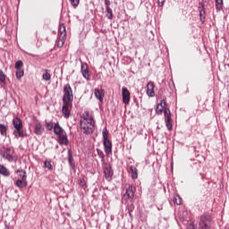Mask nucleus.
<instances>
[{"label": "nucleus", "mask_w": 229, "mask_h": 229, "mask_svg": "<svg viewBox=\"0 0 229 229\" xmlns=\"http://www.w3.org/2000/svg\"><path fill=\"white\" fill-rule=\"evenodd\" d=\"M167 103L165 100H161V102L157 105L156 108V113L157 115H162L163 112L165 114V123L166 124L167 130L171 131L173 130V122L171 120V110L166 107Z\"/></svg>", "instance_id": "1"}, {"label": "nucleus", "mask_w": 229, "mask_h": 229, "mask_svg": "<svg viewBox=\"0 0 229 229\" xmlns=\"http://www.w3.org/2000/svg\"><path fill=\"white\" fill-rule=\"evenodd\" d=\"M94 118L92 115L86 113L83 119L81 120V130L82 133L89 135L94 131Z\"/></svg>", "instance_id": "2"}, {"label": "nucleus", "mask_w": 229, "mask_h": 229, "mask_svg": "<svg viewBox=\"0 0 229 229\" xmlns=\"http://www.w3.org/2000/svg\"><path fill=\"white\" fill-rule=\"evenodd\" d=\"M13 126L14 128L13 131V135L15 139H21L27 137V133L24 132V130H22V120L19 117H15L13 119Z\"/></svg>", "instance_id": "3"}, {"label": "nucleus", "mask_w": 229, "mask_h": 229, "mask_svg": "<svg viewBox=\"0 0 229 229\" xmlns=\"http://www.w3.org/2000/svg\"><path fill=\"white\" fill-rule=\"evenodd\" d=\"M54 133L58 137V142L61 145L67 144V133L60 126V123H55L54 125Z\"/></svg>", "instance_id": "4"}, {"label": "nucleus", "mask_w": 229, "mask_h": 229, "mask_svg": "<svg viewBox=\"0 0 229 229\" xmlns=\"http://www.w3.org/2000/svg\"><path fill=\"white\" fill-rule=\"evenodd\" d=\"M199 229H212V217L209 215H202L199 217Z\"/></svg>", "instance_id": "5"}, {"label": "nucleus", "mask_w": 229, "mask_h": 229, "mask_svg": "<svg viewBox=\"0 0 229 229\" xmlns=\"http://www.w3.org/2000/svg\"><path fill=\"white\" fill-rule=\"evenodd\" d=\"M74 95L72 94V89L71 85L66 84L64 87L63 103H72Z\"/></svg>", "instance_id": "6"}, {"label": "nucleus", "mask_w": 229, "mask_h": 229, "mask_svg": "<svg viewBox=\"0 0 229 229\" xmlns=\"http://www.w3.org/2000/svg\"><path fill=\"white\" fill-rule=\"evenodd\" d=\"M14 153L15 150L13 148H7L2 153V157L4 160H8V162H15V160H17V157H15Z\"/></svg>", "instance_id": "7"}, {"label": "nucleus", "mask_w": 229, "mask_h": 229, "mask_svg": "<svg viewBox=\"0 0 229 229\" xmlns=\"http://www.w3.org/2000/svg\"><path fill=\"white\" fill-rule=\"evenodd\" d=\"M104 169V174L108 182L112 180V177L114 176V170H112V165L108 163H104L103 165Z\"/></svg>", "instance_id": "8"}, {"label": "nucleus", "mask_w": 229, "mask_h": 229, "mask_svg": "<svg viewBox=\"0 0 229 229\" xmlns=\"http://www.w3.org/2000/svg\"><path fill=\"white\" fill-rule=\"evenodd\" d=\"M72 103L69 102H64L63 107H62V114L65 119H69L71 115V112L69 111L70 108H72Z\"/></svg>", "instance_id": "9"}, {"label": "nucleus", "mask_w": 229, "mask_h": 229, "mask_svg": "<svg viewBox=\"0 0 229 229\" xmlns=\"http://www.w3.org/2000/svg\"><path fill=\"white\" fill-rule=\"evenodd\" d=\"M147 96L155 98V83L148 82L147 85Z\"/></svg>", "instance_id": "10"}, {"label": "nucleus", "mask_w": 229, "mask_h": 229, "mask_svg": "<svg viewBox=\"0 0 229 229\" xmlns=\"http://www.w3.org/2000/svg\"><path fill=\"white\" fill-rule=\"evenodd\" d=\"M122 96H123V102L125 105H128L130 103V90L126 88L122 89Z\"/></svg>", "instance_id": "11"}, {"label": "nucleus", "mask_w": 229, "mask_h": 229, "mask_svg": "<svg viewBox=\"0 0 229 229\" xmlns=\"http://www.w3.org/2000/svg\"><path fill=\"white\" fill-rule=\"evenodd\" d=\"M133 196H135V191H133V186H129L126 189V192L123 195L125 199H133Z\"/></svg>", "instance_id": "12"}, {"label": "nucleus", "mask_w": 229, "mask_h": 229, "mask_svg": "<svg viewBox=\"0 0 229 229\" xmlns=\"http://www.w3.org/2000/svg\"><path fill=\"white\" fill-rule=\"evenodd\" d=\"M105 152L106 155L112 154V142L109 140H104Z\"/></svg>", "instance_id": "13"}, {"label": "nucleus", "mask_w": 229, "mask_h": 229, "mask_svg": "<svg viewBox=\"0 0 229 229\" xmlns=\"http://www.w3.org/2000/svg\"><path fill=\"white\" fill-rule=\"evenodd\" d=\"M95 98L98 99V101H103V98H105V90L103 89H95Z\"/></svg>", "instance_id": "14"}, {"label": "nucleus", "mask_w": 229, "mask_h": 229, "mask_svg": "<svg viewBox=\"0 0 229 229\" xmlns=\"http://www.w3.org/2000/svg\"><path fill=\"white\" fill-rule=\"evenodd\" d=\"M81 74L85 80H89L90 76L89 75V68L87 64L81 65Z\"/></svg>", "instance_id": "15"}, {"label": "nucleus", "mask_w": 229, "mask_h": 229, "mask_svg": "<svg viewBox=\"0 0 229 229\" xmlns=\"http://www.w3.org/2000/svg\"><path fill=\"white\" fill-rule=\"evenodd\" d=\"M34 132L36 135H42V133H44V127H42L40 123H36Z\"/></svg>", "instance_id": "16"}, {"label": "nucleus", "mask_w": 229, "mask_h": 229, "mask_svg": "<svg viewBox=\"0 0 229 229\" xmlns=\"http://www.w3.org/2000/svg\"><path fill=\"white\" fill-rule=\"evenodd\" d=\"M0 135L6 137L8 135V126L4 123H0Z\"/></svg>", "instance_id": "17"}, {"label": "nucleus", "mask_w": 229, "mask_h": 229, "mask_svg": "<svg viewBox=\"0 0 229 229\" xmlns=\"http://www.w3.org/2000/svg\"><path fill=\"white\" fill-rule=\"evenodd\" d=\"M15 185L19 189H24V187L28 186V182L24 179H20L16 181Z\"/></svg>", "instance_id": "18"}, {"label": "nucleus", "mask_w": 229, "mask_h": 229, "mask_svg": "<svg viewBox=\"0 0 229 229\" xmlns=\"http://www.w3.org/2000/svg\"><path fill=\"white\" fill-rule=\"evenodd\" d=\"M130 171L131 173V179L132 180H137L139 178V174L137 171V167L131 165L130 166Z\"/></svg>", "instance_id": "19"}, {"label": "nucleus", "mask_w": 229, "mask_h": 229, "mask_svg": "<svg viewBox=\"0 0 229 229\" xmlns=\"http://www.w3.org/2000/svg\"><path fill=\"white\" fill-rule=\"evenodd\" d=\"M42 80H44L45 81H51V73L49 72V70H44V72L42 74Z\"/></svg>", "instance_id": "20"}, {"label": "nucleus", "mask_w": 229, "mask_h": 229, "mask_svg": "<svg viewBox=\"0 0 229 229\" xmlns=\"http://www.w3.org/2000/svg\"><path fill=\"white\" fill-rule=\"evenodd\" d=\"M0 174L3 176H10V171H8L4 165H0Z\"/></svg>", "instance_id": "21"}, {"label": "nucleus", "mask_w": 229, "mask_h": 229, "mask_svg": "<svg viewBox=\"0 0 229 229\" xmlns=\"http://www.w3.org/2000/svg\"><path fill=\"white\" fill-rule=\"evenodd\" d=\"M215 3L217 12H221L223 10V0H215Z\"/></svg>", "instance_id": "22"}, {"label": "nucleus", "mask_w": 229, "mask_h": 229, "mask_svg": "<svg viewBox=\"0 0 229 229\" xmlns=\"http://www.w3.org/2000/svg\"><path fill=\"white\" fill-rule=\"evenodd\" d=\"M59 33H60L59 37H61L63 38H65L67 33L65 32V27L64 26H62V25L60 26Z\"/></svg>", "instance_id": "23"}, {"label": "nucleus", "mask_w": 229, "mask_h": 229, "mask_svg": "<svg viewBox=\"0 0 229 229\" xmlns=\"http://www.w3.org/2000/svg\"><path fill=\"white\" fill-rule=\"evenodd\" d=\"M106 17H107V19H112V17H114V13H113L110 6H106Z\"/></svg>", "instance_id": "24"}, {"label": "nucleus", "mask_w": 229, "mask_h": 229, "mask_svg": "<svg viewBox=\"0 0 229 229\" xmlns=\"http://www.w3.org/2000/svg\"><path fill=\"white\" fill-rule=\"evenodd\" d=\"M174 203H175V205H180L182 203V197L179 195H174Z\"/></svg>", "instance_id": "25"}, {"label": "nucleus", "mask_w": 229, "mask_h": 229, "mask_svg": "<svg viewBox=\"0 0 229 229\" xmlns=\"http://www.w3.org/2000/svg\"><path fill=\"white\" fill-rule=\"evenodd\" d=\"M64 44H65V38L59 37L57 41L58 47H64Z\"/></svg>", "instance_id": "26"}, {"label": "nucleus", "mask_w": 229, "mask_h": 229, "mask_svg": "<svg viewBox=\"0 0 229 229\" xmlns=\"http://www.w3.org/2000/svg\"><path fill=\"white\" fill-rule=\"evenodd\" d=\"M24 76V70H17L16 71V78L17 80H21Z\"/></svg>", "instance_id": "27"}, {"label": "nucleus", "mask_w": 229, "mask_h": 229, "mask_svg": "<svg viewBox=\"0 0 229 229\" xmlns=\"http://www.w3.org/2000/svg\"><path fill=\"white\" fill-rule=\"evenodd\" d=\"M44 167H46V169H48V171H53V165H51V162L49 161H46L44 163Z\"/></svg>", "instance_id": "28"}, {"label": "nucleus", "mask_w": 229, "mask_h": 229, "mask_svg": "<svg viewBox=\"0 0 229 229\" xmlns=\"http://www.w3.org/2000/svg\"><path fill=\"white\" fill-rule=\"evenodd\" d=\"M0 81H2V83L6 81V75H4V72H3V70H0Z\"/></svg>", "instance_id": "29"}, {"label": "nucleus", "mask_w": 229, "mask_h": 229, "mask_svg": "<svg viewBox=\"0 0 229 229\" xmlns=\"http://www.w3.org/2000/svg\"><path fill=\"white\" fill-rule=\"evenodd\" d=\"M102 133L104 140H108V130L106 128H104Z\"/></svg>", "instance_id": "30"}, {"label": "nucleus", "mask_w": 229, "mask_h": 229, "mask_svg": "<svg viewBox=\"0 0 229 229\" xmlns=\"http://www.w3.org/2000/svg\"><path fill=\"white\" fill-rule=\"evenodd\" d=\"M24 65V63L22 61H17L15 64V69L21 70V68Z\"/></svg>", "instance_id": "31"}, {"label": "nucleus", "mask_w": 229, "mask_h": 229, "mask_svg": "<svg viewBox=\"0 0 229 229\" xmlns=\"http://www.w3.org/2000/svg\"><path fill=\"white\" fill-rule=\"evenodd\" d=\"M47 130H48V131H51V130H53V123L51 122H47L45 124Z\"/></svg>", "instance_id": "32"}, {"label": "nucleus", "mask_w": 229, "mask_h": 229, "mask_svg": "<svg viewBox=\"0 0 229 229\" xmlns=\"http://www.w3.org/2000/svg\"><path fill=\"white\" fill-rule=\"evenodd\" d=\"M199 16H200V21L202 22H204V21H205V11H200Z\"/></svg>", "instance_id": "33"}, {"label": "nucleus", "mask_w": 229, "mask_h": 229, "mask_svg": "<svg viewBox=\"0 0 229 229\" xmlns=\"http://www.w3.org/2000/svg\"><path fill=\"white\" fill-rule=\"evenodd\" d=\"M72 6H78L80 4V0H70Z\"/></svg>", "instance_id": "34"}, {"label": "nucleus", "mask_w": 229, "mask_h": 229, "mask_svg": "<svg viewBox=\"0 0 229 229\" xmlns=\"http://www.w3.org/2000/svg\"><path fill=\"white\" fill-rule=\"evenodd\" d=\"M85 179H80L79 180V185L81 186V187H85Z\"/></svg>", "instance_id": "35"}, {"label": "nucleus", "mask_w": 229, "mask_h": 229, "mask_svg": "<svg viewBox=\"0 0 229 229\" xmlns=\"http://www.w3.org/2000/svg\"><path fill=\"white\" fill-rule=\"evenodd\" d=\"M165 3V0H158L157 4L158 6H164V4Z\"/></svg>", "instance_id": "36"}, {"label": "nucleus", "mask_w": 229, "mask_h": 229, "mask_svg": "<svg viewBox=\"0 0 229 229\" xmlns=\"http://www.w3.org/2000/svg\"><path fill=\"white\" fill-rule=\"evenodd\" d=\"M68 155H69V164H72V155H71V150H69Z\"/></svg>", "instance_id": "37"}, {"label": "nucleus", "mask_w": 229, "mask_h": 229, "mask_svg": "<svg viewBox=\"0 0 229 229\" xmlns=\"http://www.w3.org/2000/svg\"><path fill=\"white\" fill-rule=\"evenodd\" d=\"M20 178H21V180L27 178L26 172H22V174H20Z\"/></svg>", "instance_id": "38"}, {"label": "nucleus", "mask_w": 229, "mask_h": 229, "mask_svg": "<svg viewBox=\"0 0 229 229\" xmlns=\"http://www.w3.org/2000/svg\"><path fill=\"white\" fill-rule=\"evenodd\" d=\"M187 229H196V225H194V224H190Z\"/></svg>", "instance_id": "39"}, {"label": "nucleus", "mask_w": 229, "mask_h": 229, "mask_svg": "<svg viewBox=\"0 0 229 229\" xmlns=\"http://www.w3.org/2000/svg\"><path fill=\"white\" fill-rule=\"evenodd\" d=\"M106 6H110V0H105Z\"/></svg>", "instance_id": "40"}, {"label": "nucleus", "mask_w": 229, "mask_h": 229, "mask_svg": "<svg viewBox=\"0 0 229 229\" xmlns=\"http://www.w3.org/2000/svg\"><path fill=\"white\" fill-rule=\"evenodd\" d=\"M97 151H98L99 157H101V158H103V153L101 151H99V149H97Z\"/></svg>", "instance_id": "41"}, {"label": "nucleus", "mask_w": 229, "mask_h": 229, "mask_svg": "<svg viewBox=\"0 0 229 229\" xmlns=\"http://www.w3.org/2000/svg\"><path fill=\"white\" fill-rule=\"evenodd\" d=\"M16 173L19 174V173H25V172L22 171V169H18V170L16 171Z\"/></svg>", "instance_id": "42"}, {"label": "nucleus", "mask_w": 229, "mask_h": 229, "mask_svg": "<svg viewBox=\"0 0 229 229\" xmlns=\"http://www.w3.org/2000/svg\"><path fill=\"white\" fill-rule=\"evenodd\" d=\"M129 216L131 217V209H129Z\"/></svg>", "instance_id": "43"}]
</instances>
